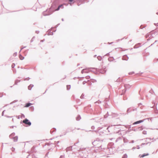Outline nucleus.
<instances>
[{"label":"nucleus","instance_id":"obj_4","mask_svg":"<svg viewBox=\"0 0 158 158\" xmlns=\"http://www.w3.org/2000/svg\"><path fill=\"white\" fill-rule=\"evenodd\" d=\"M63 7H63V5H60L58 7V8L56 9L55 10V11L58 10L60 9V8H63Z\"/></svg>","mask_w":158,"mask_h":158},{"label":"nucleus","instance_id":"obj_8","mask_svg":"<svg viewBox=\"0 0 158 158\" xmlns=\"http://www.w3.org/2000/svg\"><path fill=\"white\" fill-rule=\"evenodd\" d=\"M19 58L21 60H23L24 58V57L20 55L19 56Z\"/></svg>","mask_w":158,"mask_h":158},{"label":"nucleus","instance_id":"obj_11","mask_svg":"<svg viewBox=\"0 0 158 158\" xmlns=\"http://www.w3.org/2000/svg\"><path fill=\"white\" fill-rule=\"evenodd\" d=\"M29 87H30V86H29L28 87V88H29Z\"/></svg>","mask_w":158,"mask_h":158},{"label":"nucleus","instance_id":"obj_6","mask_svg":"<svg viewBox=\"0 0 158 158\" xmlns=\"http://www.w3.org/2000/svg\"><path fill=\"white\" fill-rule=\"evenodd\" d=\"M148 155L149 154L148 153L144 154L140 156V157H143L146 156H148Z\"/></svg>","mask_w":158,"mask_h":158},{"label":"nucleus","instance_id":"obj_3","mask_svg":"<svg viewBox=\"0 0 158 158\" xmlns=\"http://www.w3.org/2000/svg\"><path fill=\"white\" fill-rule=\"evenodd\" d=\"M89 69H83L81 72L82 73H89Z\"/></svg>","mask_w":158,"mask_h":158},{"label":"nucleus","instance_id":"obj_2","mask_svg":"<svg viewBox=\"0 0 158 158\" xmlns=\"http://www.w3.org/2000/svg\"><path fill=\"white\" fill-rule=\"evenodd\" d=\"M23 123L29 126H30L31 124V123L27 119L23 120Z\"/></svg>","mask_w":158,"mask_h":158},{"label":"nucleus","instance_id":"obj_10","mask_svg":"<svg viewBox=\"0 0 158 158\" xmlns=\"http://www.w3.org/2000/svg\"><path fill=\"white\" fill-rule=\"evenodd\" d=\"M73 1V0H69V1L70 2H72Z\"/></svg>","mask_w":158,"mask_h":158},{"label":"nucleus","instance_id":"obj_7","mask_svg":"<svg viewBox=\"0 0 158 158\" xmlns=\"http://www.w3.org/2000/svg\"><path fill=\"white\" fill-rule=\"evenodd\" d=\"M31 105V103H28L26 104L25 107H28Z\"/></svg>","mask_w":158,"mask_h":158},{"label":"nucleus","instance_id":"obj_5","mask_svg":"<svg viewBox=\"0 0 158 158\" xmlns=\"http://www.w3.org/2000/svg\"><path fill=\"white\" fill-rule=\"evenodd\" d=\"M143 121V120H139V121H137V122H136L134 123L133 124H135L139 123H140L142 122Z\"/></svg>","mask_w":158,"mask_h":158},{"label":"nucleus","instance_id":"obj_9","mask_svg":"<svg viewBox=\"0 0 158 158\" xmlns=\"http://www.w3.org/2000/svg\"><path fill=\"white\" fill-rule=\"evenodd\" d=\"M70 85H67V88L68 89H69L70 88Z\"/></svg>","mask_w":158,"mask_h":158},{"label":"nucleus","instance_id":"obj_1","mask_svg":"<svg viewBox=\"0 0 158 158\" xmlns=\"http://www.w3.org/2000/svg\"><path fill=\"white\" fill-rule=\"evenodd\" d=\"M15 134L14 133H12L10 135V137L11 138H13L14 141H16L18 140V137L17 136L14 137V136H15Z\"/></svg>","mask_w":158,"mask_h":158}]
</instances>
